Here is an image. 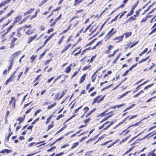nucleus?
<instances>
[{
  "instance_id": "nucleus-1",
  "label": "nucleus",
  "mask_w": 156,
  "mask_h": 156,
  "mask_svg": "<svg viewBox=\"0 0 156 156\" xmlns=\"http://www.w3.org/2000/svg\"><path fill=\"white\" fill-rule=\"evenodd\" d=\"M25 29L23 27L18 29L16 32V36L18 38H20L22 35H25Z\"/></svg>"
},
{
  "instance_id": "nucleus-2",
  "label": "nucleus",
  "mask_w": 156,
  "mask_h": 156,
  "mask_svg": "<svg viewBox=\"0 0 156 156\" xmlns=\"http://www.w3.org/2000/svg\"><path fill=\"white\" fill-rule=\"evenodd\" d=\"M108 111V109H107L105 111L102 112L101 113L100 115H102L104 116H106L107 118L108 119L109 118L111 117V116L114 115V112L113 111H111L110 112L108 113H106Z\"/></svg>"
},
{
  "instance_id": "nucleus-3",
  "label": "nucleus",
  "mask_w": 156,
  "mask_h": 156,
  "mask_svg": "<svg viewBox=\"0 0 156 156\" xmlns=\"http://www.w3.org/2000/svg\"><path fill=\"white\" fill-rule=\"evenodd\" d=\"M105 95L103 96L102 97H101L99 99V98L101 96V95H98L97 96L96 98H94L93 102L92 103V104L93 105L96 102L98 103H99L101 101H102L105 97Z\"/></svg>"
},
{
  "instance_id": "nucleus-4",
  "label": "nucleus",
  "mask_w": 156,
  "mask_h": 156,
  "mask_svg": "<svg viewBox=\"0 0 156 156\" xmlns=\"http://www.w3.org/2000/svg\"><path fill=\"white\" fill-rule=\"evenodd\" d=\"M116 32V30H114V28H112L107 33L105 37L106 38V40L110 38L112 35L115 34Z\"/></svg>"
},
{
  "instance_id": "nucleus-5",
  "label": "nucleus",
  "mask_w": 156,
  "mask_h": 156,
  "mask_svg": "<svg viewBox=\"0 0 156 156\" xmlns=\"http://www.w3.org/2000/svg\"><path fill=\"white\" fill-rule=\"evenodd\" d=\"M97 27L93 25L91 26V25H88V30H89V33H88V35L90 36L96 30Z\"/></svg>"
},
{
  "instance_id": "nucleus-6",
  "label": "nucleus",
  "mask_w": 156,
  "mask_h": 156,
  "mask_svg": "<svg viewBox=\"0 0 156 156\" xmlns=\"http://www.w3.org/2000/svg\"><path fill=\"white\" fill-rule=\"evenodd\" d=\"M107 74H105L103 76L102 74L99 77V79L101 80H104L103 79L106 78L108 76V75L112 73V71L111 70L108 71L107 72Z\"/></svg>"
},
{
  "instance_id": "nucleus-7",
  "label": "nucleus",
  "mask_w": 156,
  "mask_h": 156,
  "mask_svg": "<svg viewBox=\"0 0 156 156\" xmlns=\"http://www.w3.org/2000/svg\"><path fill=\"white\" fill-rule=\"evenodd\" d=\"M123 35H121L119 37H114L113 40L115 41V42L116 43H117L122 41L123 40Z\"/></svg>"
},
{
  "instance_id": "nucleus-8",
  "label": "nucleus",
  "mask_w": 156,
  "mask_h": 156,
  "mask_svg": "<svg viewBox=\"0 0 156 156\" xmlns=\"http://www.w3.org/2000/svg\"><path fill=\"white\" fill-rule=\"evenodd\" d=\"M25 34L29 35L32 34L34 31V30H31L27 28H25Z\"/></svg>"
},
{
  "instance_id": "nucleus-9",
  "label": "nucleus",
  "mask_w": 156,
  "mask_h": 156,
  "mask_svg": "<svg viewBox=\"0 0 156 156\" xmlns=\"http://www.w3.org/2000/svg\"><path fill=\"white\" fill-rule=\"evenodd\" d=\"M21 51H18L13 53L10 57V59L14 61V58L19 55L21 53Z\"/></svg>"
},
{
  "instance_id": "nucleus-10",
  "label": "nucleus",
  "mask_w": 156,
  "mask_h": 156,
  "mask_svg": "<svg viewBox=\"0 0 156 156\" xmlns=\"http://www.w3.org/2000/svg\"><path fill=\"white\" fill-rule=\"evenodd\" d=\"M136 7L133 5L131 9V10L129 11L126 15V17H128V16H130L132 15L134 12V10L135 9Z\"/></svg>"
},
{
  "instance_id": "nucleus-11",
  "label": "nucleus",
  "mask_w": 156,
  "mask_h": 156,
  "mask_svg": "<svg viewBox=\"0 0 156 156\" xmlns=\"http://www.w3.org/2000/svg\"><path fill=\"white\" fill-rule=\"evenodd\" d=\"M101 44V41H100L98 42L93 47H88V50H93L96 48V47L97 46H98L100 44Z\"/></svg>"
},
{
  "instance_id": "nucleus-12",
  "label": "nucleus",
  "mask_w": 156,
  "mask_h": 156,
  "mask_svg": "<svg viewBox=\"0 0 156 156\" xmlns=\"http://www.w3.org/2000/svg\"><path fill=\"white\" fill-rule=\"evenodd\" d=\"M132 35V32L131 31L129 32H126L123 34L122 35H123V38L124 36H125V37L126 38H128L129 37L131 36Z\"/></svg>"
},
{
  "instance_id": "nucleus-13",
  "label": "nucleus",
  "mask_w": 156,
  "mask_h": 156,
  "mask_svg": "<svg viewBox=\"0 0 156 156\" xmlns=\"http://www.w3.org/2000/svg\"><path fill=\"white\" fill-rule=\"evenodd\" d=\"M14 25L15 23H13L12 24V25H11L10 26H9V27L7 29L6 32L4 33L3 35L2 36V37L4 36L6 34L8 33V32L10 30L12 29L13 26Z\"/></svg>"
},
{
  "instance_id": "nucleus-14",
  "label": "nucleus",
  "mask_w": 156,
  "mask_h": 156,
  "mask_svg": "<svg viewBox=\"0 0 156 156\" xmlns=\"http://www.w3.org/2000/svg\"><path fill=\"white\" fill-rule=\"evenodd\" d=\"M15 79V76L14 75H12L10 77L6 80L5 83V84L7 85L8 83L14 80Z\"/></svg>"
},
{
  "instance_id": "nucleus-15",
  "label": "nucleus",
  "mask_w": 156,
  "mask_h": 156,
  "mask_svg": "<svg viewBox=\"0 0 156 156\" xmlns=\"http://www.w3.org/2000/svg\"><path fill=\"white\" fill-rule=\"evenodd\" d=\"M83 110L84 113L82 116L81 118L83 117L84 116H86V117H87L88 116V113H87V112L88 111V107H85L84 109Z\"/></svg>"
},
{
  "instance_id": "nucleus-16",
  "label": "nucleus",
  "mask_w": 156,
  "mask_h": 156,
  "mask_svg": "<svg viewBox=\"0 0 156 156\" xmlns=\"http://www.w3.org/2000/svg\"><path fill=\"white\" fill-rule=\"evenodd\" d=\"M98 135H96L94 136V138H91L88 140V142H92V143L94 144H95V143H94V142H96L95 139L98 138Z\"/></svg>"
},
{
  "instance_id": "nucleus-17",
  "label": "nucleus",
  "mask_w": 156,
  "mask_h": 156,
  "mask_svg": "<svg viewBox=\"0 0 156 156\" xmlns=\"http://www.w3.org/2000/svg\"><path fill=\"white\" fill-rule=\"evenodd\" d=\"M136 20V18H135L133 16H130V17H129V19L126 21L125 22V23H127L128 22L132 21L135 20Z\"/></svg>"
},
{
  "instance_id": "nucleus-18",
  "label": "nucleus",
  "mask_w": 156,
  "mask_h": 156,
  "mask_svg": "<svg viewBox=\"0 0 156 156\" xmlns=\"http://www.w3.org/2000/svg\"><path fill=\"white\" fill-rule=\"evenodd\" d=\"M22 17L21 15H20L18 17H16L14 20V22L13 23H14L15 24L17 22H19L20 20L22 19Z\"/></svg>"
},
{
  "instance_id": "nucleus-19",
  "label": "nucleus",
  "mask_w": 156,
  "mask_h": 156,
  "mask_svg": "<svg viewBox=\"0 0 156 156\" xmlns=\"http://www.w3.org/2000/svg\"><path fill=\"white\" fill-rule=\"evenodd\" d=\"M34 8H33V9H30L28 10L26 12L24 13L23 16H25L27 14L31 13L32 12H33L34 11Z\"/></svg>"
},
{
  "instance_id": "nucleus-20",
  "label": "nucleus",
  "mask_w": 156,
  "mask_h": 156,
  "mask_svg": "<svg viewBox=\"0 0 156 156\" xmlns=\"http://www.w3.org/2000/svg\"><path fill=\"white\" fill-rule=\"evenodd\" d=\"M113 46L111 45H109L108 47V50H107L105 53L106 54H109L110 52V50L111 48H113Z\"/></svg>"
},
{
  "instance_id": "nucleus-21",
  "label": "nucleus",
  "mask_w": 156,
  "mask_h": 156,
  "mask_svg": "<svg viewBox=\"0 0 156 156\" xmlns=\"http://www.w3.org/2000/svg\"><path fill=\"white\" fill-rule=\"evenodd\" d=\"M37 34H36L35 35H34L33 37H31L29 39V40L28 41V43L29 44H30L31 42L33 40L35 39V38L37 37Z\"/></svg>"
},
{
  "instance_id": "nucleus-22",
  "label": "nucleus",
  "mask_w": 156,
  "mask_h": 156,
  "mask_svg": "<svg viewBox=\"0 0 156 156\" xmlns=\"http://www.w3.org/2000/svg\"><path fill=\"white\" fill-rule=\"evenodd\" d=\"M131 91V90H129L128 91H126L124 93L122 94L118 98V99H120L122 98V97L125 96L127 94H128V93L130 92Z\"/></svg>"
},
{
  "instance_id": "nucleus-23",
  "label": "nucleus",
  "mask_w": 156,
  "mask_h": 156,
  "mask_svg": "<svg viewBox=\"0 0 156 156\" xmlns=\"http://www.w3.org/2000/svg\"><path fill=\"white\" fill-rule=\"evenodd\" d=\"M109 122H110L108 121L105 122V123H103V124H102V125H101V126H100L99 127V129H102V128H103L106 125H107V124H108V123Z\"/></svg>"
},
{
  "instance_id": "nucleus-24",
  "label": "nucleus",
  "mask_w": 156,
  "mask_h": 156,
  "mask_svg": "<svg viewBox=\"0 0 156 156\" xmlns=\"http://www.w3.org/2000/svg\"><path fill=\"white\" fill-rule=\"evenodd\" d=\"M114 123V122L113 121H112L110 122V123L108 125L105 127L104 128L103 130H105L109 128Z\"/></svg>"
},
{
  "instance_id": "nucleus-25",
  "label": "nucleus",
  "mask_w": 156,
  "mask_h": 156,
  "mask_svg": "<svg viewBox=\"0 0 156 156\" xmlns=\"http://www.w3.org/2000/svg\"><path fill=\"white\" fill-rule=\"evenodd\" d=\"M86 75V74H84L82 76V77H81V78L79 81V83H81L85 79V77Z\"/></svg>"
},
{
  "instance_id": "nucleus-26",
  "label": "nucleus",
  "mask_w": 156,
  "mask_h": 156,
  "mask_svg": "<svg viewBox=\"0 0 156 156\" xmlns=\"http://www.w3.org/2000/svg\"><path fill=\"white\" fill-rule=\"evenodd\" d=\"M150 57V56H149L145 58H144L142 59L139 62L138 64H140L143 62L146 61Z\"/></svg>"
},
{
  "instance_id": "nucleus-27",
  "label": "nucleus",
  "mask_w": 156,
  "mask_h": 156,
  "mask_svg": "<svg viewBox=\"0 0 156 156\" xmlns=\"http://www.w3.org/2000/svg\"><path fill=\"white\" fill-rule=\"evenodd\" d=\"M135 105V104H133L130 106H129L126 108L123 111V112H125L129 109H131Z\"/></svg>"
},
{
  "instance_id": "nucleus-28",
  "label": "nucleus",
  "mask_w": 156,
  "mask_h": 156,
  "mask_svg": "<svg viewBox=\"0 0 156 156\" xmlns=\"http://www.w3.org/2000/svg\"><path fill=\"white\" fill-rule=\"evenodd\" d=\"M144 93V91L143 90H140L139 92L137 93L136 94L133 96V98H136L138 97V96L140 95L141 94L143 93Z\"/></svg>"
},
{
  "instance_id": "nucleus-29",
  "label": "nucleus",
  "mask_w": 156,
  "mask_h": 156,
  "mask_svg": "<svg viewBox=\"0 0 156 156\" xmlns=\"http://www.w3.org/2000/svg\"><path fill=\"white\" fill-rule=\"evenodd\" d=\"M14 12V10H13L10 11L5 16V18H7L10 16Z\"/></svg>"
},
{
  "instance_id": "nucleus-30",
  "label": "nucleus",
  "mask_w": 156,
  "mask_h": 156,
  "mask_svg": "<svg viewBox=\"0 0 156 156\" xmlns=\"http://www.w3.org/2000/svg\"><path fill=\"white\" fill-rule=\"evenodd\" d=\"M71 45V44H69L65 46L64 49L63 50V51H66Z\"/></svg>"
},
{
  "instance_id": "nucleus-31",
  "label": "nucleus",
  "mask_w": 156,
  "mask_h": 156,
  "mask_svg": "<svg viewBox=\"0 0 156 156\" xmlns=\"http://www.w3.org/2000/svg\"><path fill=\"white\" fill-rule=\"evenodd\" d=\"M66 92V90H65L63 91L61 95V96L58 98V100H60V99H61L63 96L65 94Z\"/></svg>"
},
{
  "instance_id": "nucleus-32",
  "label": "nucleus",
  "mask_w": 156,
  "mask_h": 156,
  "mask_svg": "<svg viewBox=\"0 0 156 156\" xmlns=\"http://www.w3.org/2000/svg\"><path fill=\"white\" fill-rule=\"evenodd\" d=\"M119 15V14H118L112 20L110 21V23H112L114 21H116L118 19V17Z\"/></svg>"
},
{
  "instance_id": "nucleus-33",
  "label": "nucleus",
  "mask_w": 156,
  "mask_h": 156,
  "mask_svg": "<svg viewBox=\"0 0 156 156\" xmlns=\"http://www.w3.org/2000/svg\"><path fill=\"white\" fill-rule=\"evenodd\" d=\"M137 63H136L132 65L128 69L129 71L131 70L134 68L137 65Z\"/></svg>"
},
{
  "instance_id": "nucleus-34",
  "label": "nucleus",
  "mask_w": 156,
  "mask_h": 156,
  "mask_svg": "<svg viewBox=\"0 0 156 156\" xmlns=\"http://www.w3.org/2000/svg\"><path fill=\"white\" fill-rule=\"evenodd\" d=\"M71 68L69 66L66 67V69L65 72L66 73H69L71 70Z\"/></svg>"
},
{
  "instance_id": "nucleus-35",
  "label": "nucleus",
  "mask_w": 156,
  "mask_h": 156,
  "mask_svg": "<svg viewBox=\"0 0 156 156\" xmlns=\"http://www.w3.org/2000/svg\"><path fill=\"white\" fill-rule=\"evenodd\" d=\"M96 73L95 72L93 74L91 77L92 81V82H94L96 78V76H95V75Z\"/></svg>"
},
{
  "instance_id": "nucleus-36",
  "label": "nucleus",
  "mask_w": 156,
  "mask_h": 156,
  "mask_svg": "<svg viewBox=\"0 0 156 156\" xmlns=\"http://www.w3.org/2000/svg\"><path fill=\"white\" fill-rule=\"evenodd\" d=\"M56 105V103H55V102L54 103L51 104V105L48 106L47 108L48 109H50L51 108H52V107H53L55 106Z\"/></svg>"
},
{
  "instance_id": "nucleus-37",
  "label": "nucleus",
  "mask_w": 156,
  "mask_h": 156,
  "mask_svg": "<svg viewBox=\"0 0 156 156\" xmlns=\"http://www.w3.org/2000/svg\"><path fill=\"white\" fill-rule=\"evenodd\" d=\"M83 0H75V3L74 4V5H76L78 4H79L82 2Z\"/></svg>"
},
{
  "instance_id": "nucleus-38",
  "label": "nucleus",
  "mask_w": 156,
  "mask_h": 156,
  "mask_svg": "<svg viewBox=\"0 0 156 156\" xmlns=\"http://www.w3.org/2000/svg\"><path fill=\"white\" fill-rule=\"evenodd\" d=\"M151 133H148V134L145 136L142 139L144 140L146 138H147V139H148L150 137H150V135H151Z\"/></svg>"
},
{
  "instance_id": "nucleus-39",
  "label": "nucleus",
  "mask_w": 156,
  "mask_h": 156,
  "mask_svg": "<svg viewBox=\"0 0 156 156\" xmlns=\"http://www.w3.org/2000/svg\"><path fill=\"white\" fill-rule=\"evenodd\" d=\"M118 50V49H117V50H115L113 51V53L109 55L108 56V57L110 58L111 57H112L113 56H114L115 55V54L116 52Z\"/></svg>"
},
{
  "instance_id": "nucleus-40",
  "label": "nucleus",
  "mask_w": 156,
  "mask_h": 156,
  "mask_svg": "<svg viewBox=\"0 0 156 156\" xmlns=\"http://www.w3.org/2000/svg\"><path fill=\"white\" fill-rule=\"evenodd\" d=\"M127 11H123L120 15L119 17V19H121L122 16H123L126 13Z\"/></svg>"
},
{
  "instance_id": "nucleus-41",
  "label": "nucleus",
  "mask_w": 156,
  "mask_h": 156,
  "mask_svg": "<svg viewBox=\"0 0 156 156\" xmlns=\"http://www.w3.org/2000/svg\"><path fill=\"white\" fill-rule=\"evenodd\" d=\"M154 83H153L151 84L148 85L146 87H144V90H147V89H148V88L154 85Z\"/></svg>"
},
{
  "instance_id": "nucleus-42",
  "label": "nucleus",
  "mask_w": 156,
  "mask_h": 156,
  "mask_svg": "<svg viewBox=\"0 0 156 156\" xmlns=\"http://www.w3.org/2000/svg\"><path fill=\"white\" fill-rule=\"evenodd\" d=\"M139 122H136L133 124L131 126H129L128 127V128H129L130 127H131L137 126L139 125Z\"/></svg>"
},
{
  "instance_id": "nucleus-43",
  "label": "nucleus",
  "mask_w": 156,
  "mask_h": 156,
  "mask_svg": "<svg viewBox=\"0 0 156 156\" xmlns=\"http://www.w3.org/2000/svg\"><path fill=\"white\" fill-rule=\"evenodd\" d=\"M23 118H22L21 117H19V118H18L17 119V120L18 121H20V122L18 123V124L19 125L20 124V123L22 122H23Z\"/></svg>"
},
{
  "instance_id": "nucleus-44",
  "label": "nucleus",
  "mask_w": 156,
  "mask_h": 156,
  "mask_svg": "<svg viewBox=\"0 0 156 156\" xmlns=\"http://www.w3.org/2000/svg\"><path fill=\"white\" fill-rule=\"evenodd\" d=\"M56 148V147L55 146H53V147H51L49 149H48L47 150V151L49 152V151H52L53 150H55Z\"/></svg>"
},
{
  "instance_id": "nucleus-45",
  "label": "nucleus",
  "mask_w": 156,
  "mask_h": 156,
  "mask_svg": "<svg viewBox=\"0 0 156 156\" xmlns=\"http://www.w3.org/2000/svg\"><path fill=\"white\" fill-rule=\"evenodd\" d=\"M139 42V41H136L135 43H133V44H132L130 45V44L129 45V48H131L133 47L136 44H137Z\"/></svg>"
},
{
  "instance_id": "nucleus-46",
  "label": "nucleus",
  "mask_w": 156,
  "mask_h": 156,
  "mask_svg": "<svg viewBox=\"0 0 156 156\" xmlns=\"http://www.w3.org/2000/svg\"><path fill=\"white\" fill-rule=\"evenodd\" d=\"M120 54H119L115 58V59L113 61V62H112V63L113 64H115V63L116 62V61L118 60L119 57L120 56Z\"/></svg>"
},
{
  "instance_id": "nucleus-47",
  "label": "nucleus",
  "mask_w": 156,
  "mask_h": 156,
  "mask_svg": "<svg viewBox=\"0 0 156 156\" xmlns=\"http://www.w3.org/2000/svg\"><path fill=\"white\" fill-rule=\"evenodd\" d=\"M79 144V143L78 142L74 143L73 144V146L71 147V148L73 149L76 147V146L78 145Z\"/></svg>"
},
{
  "instance_id": "nucleus-48",
  "label": "nucleus",
  "mask_w": 156,
  "mask_h": 156,
  "mask_svg": "<svg viewBox=\"0 0 156 156\" xmlns=\"http://www.w3.org/2000/svg\"><path fill=\"white\" fill-rule=\"evenodd\" d=\"M129 136H128L126 137L125 138L123 139L120 142V143H122L124 142H126L128 139L129 138Z\"/></svg>"
},
{
  "instance_id": "nucleus-49",
  "label": "nucleus",
  "mask_w": 156,
  "mask_h": 156,
  "mask_svg": "<svg viewBox=\"0 0 156 156\" xmlns=\"http://www.w3.org/2000/svg\"><path fill=\"white\" fill-rule=\"evenodd\" d=\"M48 0H44L41 2V3L39 5V6L41 7L42 5H43L46 3Z\"/></svg>"
},
{
  "instance_id": "nucleus-50",
  "label": "nucleus",
  "mask_w": 156,
  "mask_h": 156,
  "mask_svg": "<svg viewBox=\"0 0 156 156\" xmlns=\"http://www.w3.org/2000/svg\"><path fill=\"white\" fill-rule=\"evenodd\" d=\"M104 137V136L103 135L101 136H100L98 139L96 141V142H94V143H97L99 140H101L102 139H103Z\"/></svg>"
},
{
  "instance_id": "nucleus-51",
  "label": "nucleus",
  "mask_w": 156,
  "mask_h": 156,
  "mask_svg": "<svg viewBox=\"0 0 156 156\" xmlns=\"http://www.w3.org/2000/svg\"><path fill=\"white\" fill-rule=\"evenodd\" d=\"M30 16V15L28 16H27L26 18H25L24 19H23L20 23H19V24H20V23H23V22L25 21H26L28 19V17H29V16Z\"/></svg>"
},
{
  "instance_id": "nucleus-52",
  "label": "nucleus",
  "mask_w": 156,
  "mask_h": 156,
  "mask_svg": "<svg viewBox=\"0 0 156 156\" xmlns=\"http://www.w3.org/2000/svg\"><path fill=\"white\" fill-rule=\"evenodd\" d=\"M96 40V39H94L93 40H92L91 42L88 43V47H91V45Z\"/></svg>"
},
{
  "instance_id": "nucleus-53",
  "label": "nucleus",
  "mask_w": 156,
  "mask_h": 156,
  "mask_svg": "<svg viewBox=\"0 0 156 156\" xmlns=\"http://www.w3.org/2000/svg\"><path fill=\"white\" fill-rule=\"evenodd\" d=\"M141 9H142L141 8L139 9L138 10L136 11L135 12V13L137 15L139 16L140 13V12L141 11Z\"/></svg>"
},
{
  "instance_id": "nucleus-54",
  "label": "nucleus",
  "mask_w": 156,
  "mask_h": 156,
  "mask_svg": "<svg viewBox=\"0 0 156 156\" xmlns=\"http://www.w3.org/2000/svg\"><path fill=\"white\" fill-rule=\"evenodd\" d=\"M147 155H149V156H156V154L155 153L151 152Z\"/></svg>"
},
{
  "instance_id": "nucleus-55",
  "label": "nucleus",
  "mask_w": 156,
  "mask_h": 156,
  "mask_svg": "<svg viewBox=\"0 0 156 156\" xmlns=\"http://www.w3.org/2000/svg\"><path fill=\"white\" fill-rule=\"evenodd\" d=\"M126 121L124 118L123 120L119 122L118 125L119 126L123 124Z\"/></svg>"
},
{
  "instance_id": "nucleus-56",
  "label": "nucleus",
  "mask_w": 156,
  "mask_h": 156,
  "mask_svg": "<svg viewBox=\"0 0 156 156\" xmlns=\"http://www.w3.org/2000/svg\"><path fill=\"white\" fill-rule=\"evenodd\" d=\"M126 121L128 120L129 121L131 120V116L130 115L128 116L125 118Z\"/></svg>"
},
{
  "instance_id": "nucleus-57",
  "label": "nucleus",
  "mask_w": 156,
  "mask_h": 156,
  "mask_svg": "<svg viewBox=\"0 0 156 156\" xmlns=\"http://www.w3.org/2000/svg\"><path fill=\"white\" fill-rule=\"evenodd\" d=\"M156 31V27H155L154 29L152 31L149 33V35H151V34H153L154 32H155Z\"/></svg>"
},
{
  "instance_id": "nucleus-58",
  "label": "nucleus",
  "mask_w": 156,
  "mask_h": 156,
  "mask_svg": "<svg viewBox=\"0 0 156 156\" xmlns=\"http://www.w3.org/2000/svg\"><path fill=\"white\" fill-rule=\"evenodd\" d=\"M96 94L97 92L96 91H94L91 93L90 95V96L91 97H94Z\"/></svg>"
},
{
  "instance_id": "nucleus-59",
  "label": "nucleus",
  "mask_w": 156,
  "mask_h": 156,
  "mask_svg": "<svg viewBox=\"0 0 156 156\" xmlns=\"http://www.w3.org/2000/svg\"><path fill=\"white\" fill-rule=\"evenodd\" d=\"M125 105H126V104L125 103H122L120 105H116V107L117 108H119L122 106H125Z\"/></svg>"
},
{
  "instance_id": "nucleus-60",
  "label": "nucleus",
  "mask_w": 156,
  "mask_h": 156,
  "mask_svg": "<svg viewBox=\"0 0 156 156\" xmlns=\"http://www.w3.org/2000/svg\"><path fill=\"white\" fill-rule=\"evenodd\" d=\"M64 36H62L61 38L59 40L58 42V44H60L61 42H62V41H63V39H64Z\"/></svg>"
},
{
  "instance_id": "nucleus-61",
  "label": "nucleus",
  "mask_w": 156,
  "mask_h": 156,
  "mask_svg": "<svg viewBox=\"0 0 156 156\" xmlns=\"http://www.w3.org/2000/svg\"><path fill=\"white\" fill-rule=\"evenodd\" d=\"M39 118H37V119H36L33 122H32L31 124L32 125L34 124L36 122L39 120Z\"/></svg>"
},
{
  "instance_id": "nucleus-62",
  "label": "nucleus",
  "mask_w": 156,
  "mask_h": 156,
  "mask_svg": "<svg viewBox=\"0 0 156 156\" xmlns=\"http://www.w3.org/2000/svg\"><path fill=\"white\" fill-rule=\"evenodd\" d=\"M140 89V87H139V86H137V87L136 88V89L133 91V93H135L138 90Z\"/></svg>"
},
{
  "instance_id": "nucleus-63",
  "label": "nucleus",
  "mask_w": 156,
  "mask_h": 156,
  "mask_svg": "<svg viewBox=\"0 0 156 156\" xmlns=\"http://www.w3.org/2000/svg\"><path fill=\"white\" fill-rule=\"evenodd\" d=\"M147 18L146 17V16L145 18H143L142 20L141 21V23H143V22H145V21H147Z\"/></svg>"
},
{
  "instance_id": "nucleus-64",
  "label": "nucleus",
  "mask_w": 156,
  "mask_h": 156,
  "mask_svg": "<svg viewBox=\"0 0 156 156\" xmlns=\"http://www.w3.org/2000/svg\"><path fill=\"white\" fill-rule=\"evenodd\" d=\"M129 71L128 69L126 70L125 71V72L122 74V76H126V75L128 74Z\"/></svg>"
}]
</instances>
